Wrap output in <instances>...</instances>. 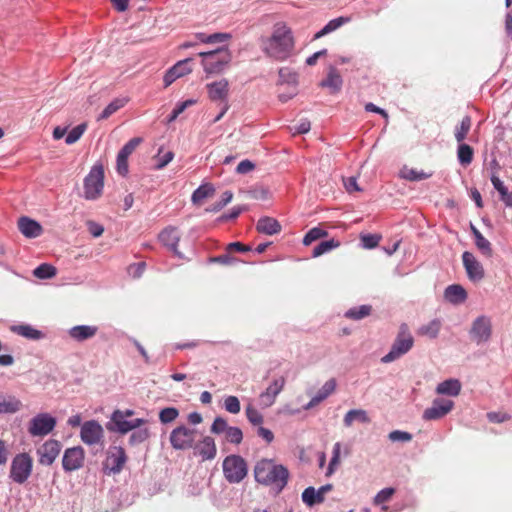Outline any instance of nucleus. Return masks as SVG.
I'll use <instances>...</instances> for the list:
<instances>
[{
	"mask_svg": "<svg viewBox=\"0 0 512 512\" xmlns=\"http://www.w3.org/2000/svg\"><path fill=\"white\" fill-rule=\"evenodd\" d=\"M289 470L282 464H276L272 459L263 458L254 466L255 481L264 486H271L276 493L282 492L289 479Z\"/></svg>",
	"mask_w": 512,
	"mask_h": 512,
	"instance_id": "f257e3e1",
	"label": "nucleus"
},
{
	"mask_svg": "<svg viewBox=\"0 0 512 512\" xmlns=\"http://www.w3.org/2000/svg\"><path fill=\"white\" fill-rule=\"evenodd\" d=\"M293 32L285 23H277L267 40L264 51L278 61L286 60L294 50Z\"/></svg>",
	"mask_w": 512,
	"mask_h": 512,
	"instance_id": "f03ea898",
	"label": "nucleus"
},
{
	"mask_svg": "<svg viewBox=\"0 0 512 512\" xmlns=\"http://www.w3.org/2000/svg\"><path fill=\"white\" fill-rule=\"evenodd\" d=\"M202 66L207 74H220L231 61V53L226 46L212 51L199 52Z\"/></svg>",
	"mask_w": 512,
	"mask_h": 512,
	"instance_id": "7ed1b4c3",
	"label": "nucleus"
},
{
	"mask_svg": "<svg viewBox=\"0 0 512 512\" xmlns=\"http://www.w3.org/2000/svg\"><path fill=\"white\" fill-rule=\"evenodd\" d=\"M413 345L414 338L409 331V327L406 323H402L390 351L381 358V362L391 363L399 359L401 356L408 353Z\"/></svg>",
	"mask_w": 512,
	"mask_h": 512,
	"instance_id": "20e7f679",
	"label": "nucleus"
},
{
	"mask_svg": "<svg viewBox=\"0 0 512 512\" xmlns=\"http://www.w3.org/2000/svg\"><path fill=\"white\" fill-rule=\"evenodd\" d=\"M223 474L230 484L240 483L248 474V464L245 459L236 454L228 455L222 463Z\"/></svg>",
	"mask_w": 512,
	"mask_h": 512,
	"instance_id": "39448f33",
	"label": "nucleus"
},
{
	"mask_svg": "<svg viewBox=\"0 0 512 512\" xmlns=\"http://www.w3.org/2000/svg\"><path fill=\"white\" fill-rule=\"evenodd\" d=\"M104 188V168L97 163L92 166L88 175L84 178V197L87 200L98 199Z\"/></svg>",
	"mask_w": 512,
	"mask_h": 512,
	"instance_id": "423d86ee",
	"label": "nucleus"
},
{
	"mask_svg": "<svg viewBox=\"0 0 512 512\" xmlns=\"http://www.w3.org/2000/svg\"><path fill=\"white\" fill-rule=\"evenodd\" d=\"M33 459L27 453L16 454L12 459L9 477L18 484L25 483L32 473Z\"/></svg>",
	"mask_w": 512,
	"mask_h": 512,
	"instance_id": "0eeeda50",
	"label": "nucleus"
},
{
	"mask_svg": "<svg viewBox=\"0 0 512 512\" xmlns=\"http://www.w3.org/2000/svg\"><path fill=\"white\" fill-rule=\"evenodd\" d=\"M57 425V419L49 413H39L28 425V432L33 437H42L51 433Z\"/></svg>",
	"mask_w": 512,
	"mask_h": 512,
	"instance_id": "6e6552de",
	"label": "nucleus"
},
{
	"mask_svg": "<svg viewBox=\"0 0 512 512\" xmlns=\"http://www.w3.org/2000/svg\"><path fill=\"white\" fill-rule=\"evenodd\" d=\"M127 461V455L121 446H112L107 451V456L103 462V472L107 475L118 474L122 471Z\"/></svg>",
	"mask_w": 512,
	"mask_h": 512,
	"instance_id": "1a4fd4ad",
	"label": "nucleus"
},
{
	"mask_svg": "<svg viewBox=\"0 0 512 512\" xmlns=\"http://www.w3.org/2000/svg\"><path fill=\"white\" fill-rule=\"evenodd\" d=\"M196 429L180 425L170 433V444L175 450H187L195 444Z\"/></svg>",
	"mask_w": 512,
	"mask_h": 512,
	"instance_id": "9d476101",
	"label": "nucleus"
},
{
	"mask_svg": "<svg viewBox=\"0 0 512 512\" xmlns=\"http://www.w3.org/2000/svg\"><path fill=\"white\" fill-rule=\"evenodd\" d=\"M454 402L445 398H435L432 405L426 408L422 418L426 421L439 420L452 411Z\"/></svg>",
	"mask_w": 512,
	"mask_h": 512,
	"instance_id": "9b49d317",
	"label": "nucleus"
},
{
	"mask_svg": "<svg viewBox=\"0 0 512 512\" xmlns=\"http://www.w3.org/2000/svg\"><path fill=\"white\" fill-rule=\"evenodd\" d=\"M492 335V324L488 317L478 316L472 323L470 337L477 344L489 341Z\"/></svg>",
	"mask_w": 512,
	"mask_h": 512,
	"instance_id": "f8f14e48",
	"label": "nucleus"
},
{
	"mask_svg": "<svg viewBox=\"0 0 512 512\" xmlns=\"http://www.w3.org/2000/svg\"><path fill=\"white\" fill-rule=\"evenodd\" d=\"M85 451L81 446L67 448L62 457V467L65 472L79 470L84 465Z\"/></svg>",
	"mask_w": 512,
	"mask_h": 512,
	"instance_id": "ddd939ff",
	"label": "nucleus"
},
{
	"mask_svg": "<svg viewBox=\"0 0 512 512\" xmlns=\"http://www.w3.org/2000/svg\"><path fill=\"white\" fill-rule=\"evenodd\" d=\"M104 430L97 420H88L81 425L80 438L87 445H95L102 441Z\"/></svg>",
	"mask_w": 512,
	"mask_h": 512,
	"instance_id": "4468645a",
	"label": "nucleus"
},
{
	"mask_svg": "<svg viewBox=\"0 0 512 512\" xmlns=\"http://www.w3.org/2000/svg\"><path fill=\"white\" fill-rule=\"evenodd\" d=\"M142 141L141 137H134L120 149L116 159V168L119 175L126 176L128 174V157Z\"/></svg>",
	"mask_w": 512,
	"mask_h": 512,
	"instance_id": "2eb2a0df",
	"label": "nucleus"
},
{
	"mask_svg": "<svg viewBox=\"0 0 512 512\" xmlns=\"http://www.w3.org/2000/svg\"><path fill=\"white\" fill-rule=\"evenodd\" d=\"M62 445L58 440L49 439L43 443L38 449L39 463L50 466L54 463L61 451Z\"/></svg>",
	"mask_w": 512,
	"mask_h": 512,
	"instance_id": "dca6fc26",
	"label": "nucleus"
},
{
	"mask_svg": "<svg viewBox=\"0 0 512 512\" xmlns=\"http://www.w3.org/2000/svg\"><path fill=\"white\" fill-rule=\"evenodd\" d=\"M462 261L467 276L470 280L480 281L484 278V268L471 252L465 251L462 254Z\"/></svg>",
	"mask_w": 512,
	"mask_h": 512,
	"instance_id": "f3484780",
	"label": "nucleus"
},
{
	"mask_svg": "<svg viewBox=\"0 0 512 512\" xmlns=\"http://www.w3.org/2000/svg\"><path fill=\"white\" fill-rule=\"evenodd\" d=\"M192 58H186L175 63L171 68H169L163 78L164 86H170L176 79L183 77L192 72V68L190 63L192 62Z\"/></svg>",
	"mask_w": 512,
	"mask_h": 512,
	"instance_id": "a211bd4d",
	"label": "nucleus"
},
{
	"mask_svg": "<svg viewBox=\"0 0 512 512\" xmlns=\"http://www.w3.org/2000/svg\"><path fill=\"white\" fill-rule=\"evenodd\" d=\"M333 489L332 484H325L321 486L319 489H315L312 486H309L304 489L302 492L301 498L304 504L308 507H313L317 504H320L324 502L325 500V493L329 492Z\"/></svg>",
	"mask_w": 512,
	"mask_h": 512,
	"instance_id": "6ab92c4d",
	"label": "nucleus"
},
{
	"mask_svg": "<svg viewBox=\"0 0 512 512\" xmlns=\"http://www.w3.org/2000/svg\"><path fill=\"white\" fill-rule=\"evenodd\" d=\"M194 455H198L203 461L213 460L217 455L215 440L211 436H204L202 440L193 446Z\"/></svg>",
	"mask_w": 512,
	"mask_h": 512,
	"instance_id": "aec40b11",
	"label": "nucleus"
},
{
	"mask_svg": "<svg viewBox=\"0 0 512 512\" xmlns=\"http://www.w3.org/2000/svg\"><path fill=\"white\" fill-rule=\"evenodd\" d=\"M159 241L167 247L179 258H182L181 252L178 251V243L180 241V234L177 228L169 226L163 229L159 236Z\"/></svg>",
	"mask_w": 512,
	"mask_h": 512,
	"instance_id": "412c9836",
	"label": "nucleus"
},
{
	"mask_svg": "<svg viewBox=\"0 0 512 512\" xmlns=\"http://www.w3.org/2000/svg\"><path fill=\"white\" fill-rule=\"evenodd\" d=\"M206 88L211 101L228 102L229 82L227 79L208 83Z\"/></svg>",
	"mask_w": 512,
	"mask_h": 512,
	"instance_id": "4be33fe9",
	"label": "nucleus"
},
{
	"mask_svg": "<svg viewBox=\"0 0 512 512\" xmlns=\"http://www.w3.org/2000/svg\"><path fill=\"white\" fill-rule=\"evenodd\" d=\"M285 382L283 376L274 379L266 390L260 394L261 404L265 407L271 406L275 402L276 396L283 390Z\"/></svg>",
	"mask_w": 512,
	"mask_h": 512,
	"instance_id": "5701e85b",
	"label": "nucleus"
},
{
	"mask_svg": "<svg viewBox=\"0 0 512 512\" xmlns=\"http://www.w3.org/2000/svg\"><path fill=\"white\" fill-rule=\"evenodd\" d=\"M106 429L124 435L131 431V425L129 420L123 418L121 410L116 409L106 423Z\"/></svg>",
	"mask_w": 512,
	"mask_h": 512,
	"instance_id": "b1692460",
	"label": "nucleus"
},
{
	"mask_svg": "<svg viewBox=\"0 0 512 512\" xmlns=\"http://www.w3.org/2000/svg\"><path fill=\"white\" fill-rule=\"evenodd\" d=\"M18 229L27 238H36L43 232L41 224L27 216H22L19 218Z\"/></svg>",
	"mask_w": 512,
	"mask_h": 512,
	"instance_id": "393cba45",
	"label": "nucleus"
},
{
	"mask_svg": "<svg viewBox=\"0 0 512 512\" xmlns=\"http://www.w3.org/2000/svg\"><path fill=\"white\" fill-rule=\"evenodd\" d=\"M98 327L95 325H76L68 330L69 337L76 342H84L96 336Z\"/></svg>",
	"mask_w": 512,
	"mask_h": 512,
	"instance_id": "a878e982",
	"label": "nucleus"
},
{
	"mask_svg": "<svg viewBox=\"0 0 512 512\" xmlns=\"http://www.w3.org/2000/svg\"><path fill=\"white\" fill-rule=\"evenodd\" d=\"M468 298L467 291L460 284H451L444 290V299L453 305L463 304Z\"/></svg>",
	"mask_w": 512,
	"mask_h": 512,
	"instance_id": "bb28decb",
	"label": "nucleus"
},
{
	"mask_svg": "<svg viewBox=\"0 0 512 512\" xmlns=\"http://www.w3.org/2000/svg\"><path fill=\"white\" fill-rule=\"evenodd\" d=\"M256 230L261 234L271 236L279 234L282 230V226L275 218L263 216L257 221Z\"/></svg>",
	"mask_w": 512,
	"mask_h": 512,
	"instance_id": "cd10ccee",
	"label": "nucleus"
},
{
	"mask_svg": "<svg viewBox=\"0 0 512 512\" xmlns=\"http://www.w3.org/2000/svg\"><path fill=\"white\" fill-rule=\"evenodd\" d=\"M343 85V79L339 74L338 70L334 66H330L325 79L320 82L321 87H327L331 89L332 93L339 92Z\"/></svg>",
	"mask_w": 512,
	"mask_h": 512,
	"instance_id": "c85d7f7f",
	"label": "nucleus"
},
{
	"mask_svg": "<svg viewBox=\"0 0 512 512\" xmlns=\"http://www.w3.org/2000/svg\"><path fill=\"white\" fill-rule=\"evenodd\" d=\"M461 387V382L458 379L450 378L437 385L436 393L439 395L455 397L460 394Z\"/></svg>",
	"mask_w": 512,
	"mask_h": 512,
	"instance_id": "c756f323",
	"label": "nucleus"
},
{
	"mask_svg": "<svg viewBox=\"0 0 512 512\" xmlns=\"http://www.w3.org/2000/svg\"><path fill=\"white\" fill-rule=\"evenodd\" d=\"M11 331L30 340H40L45 336L42 331L28 324L13 325Z\"/></svg>",
	"mask_w": 512,
	"mask_h": 512,
	"instance_id": "7c9ffc66",
	"label": "nucleus"
},
{
	"mask_svg": "<svg viewBox=\"0 0 512 512\" xmlns=\"http://www.w3.org/2000/svg\"><path fill=\"white\" fill-rule=\"evenodd\" d=\"M491 182L495 190L500 194V199L507 207H512V194L509 193L508 188L504 185L496 175L491 176Z\"/></svg>",
	"mask_w": 512,
	"mask_h": 512,
	"instance_id": "2f4dec72",
	"label": "nucleus"
},
{
	"mask_svg": "<svg viewBox=\"0 0 512 512\" xmlns=\"http://www.w3.org/2000/svg\"><path fill=\"white\" fill-rule=\"evenodd\" d=\"M215 193V187L210 183L201 184L197 189L194 190L191 196L193 204H199L202 200L213 196Z\"/></svg>",
	"mask_w": 512,
	"mask_h": 512,
	"instance_id": "473e14b6",
	"label": "nucleus"
},
{
	"mask_svg": "<svg viewBox=\"0 0 512 512\" xmlns=\"http://www.w3.org/2000/svg\"><path fill=\"white\" fill-rule=\"evenodd\" d=\"M372 312V306L368 304L352 307L348 309L344 316L348 319L359 321L368 317Z\"/></svg>",
	"mask_w": 512,
	"mask_h": 512,
	"instance_id": "72a5a7b5",
	"label": "nucleus"
},
{
	"mask_svg": "<svg viewBox=\"0 0 512 512\" xmlns=\"http://www.w3.org/2000/svg\"><path fill=\"white\" fill-rule=\"evenodd\" d=\"M355 421L360 423H368L370 421L367 412L362 409L349 410L343 419V423L346 427L351 426Z\"/></svg>",
	"mask_w": 512,
	"mask_h": 512,
	"instance_id": "f704fd0d",
	"label": "nucleus"
},
{
	"mask_svg": "<svg viewBox=\"0 0 512 512\" xmlns=\"http://www.w3.org/2000/svg\"><path fill=\"white\" fill-rule=\"evenodd\" d=\"M474 157L473 148L466 144L460 143L457 148V158L462 166H467L472 163Z\"/></svg>",
	"mask_w": 512,
	"mask_h": 512,
	"instance_id": "c9c22d12",
	"label": "nucleus"
},
{
	"mask_svg": "<svg viewBox=\"0 0 512 512\" xmlns=\"http://www.w3.org/2000/svg\"><path fill=\"white\" fill-rule=\"evenodd\" d=\"M127 101L126 98H116L111 101L98 116V121L108 119L112 114L124 107Z\"/></svg>",
	"mask_w": 512,
	"mask_h": 512,
	"instance_id": "e433bc0d",
	"label": "nucleus"
},
{
	"mask_svg": "<svg viewBox=\"0 0 512 512\" xmlns=\"http://www.w3.org/2000/svg\"><path fill=\"white\" fill-rule=\"evenodd\" d=\"M340 246V242L335 239L321 241L318 245L314 247L312 250V257L317 258L325 253L330 252L331 250Z\"/></svg>",
	"mask_w": 512,
	"mask_h": 512,
	"instance_id": "4c0bfd02",
	"label": "nucleus"
},
{
	"mask_svg": "<svg viewBox=\"0 0 512 512\" xmlns=\"http://www.w3.org/2000/svg\"><path fill=\"white\" fill-rule=\"evenodd\" d=\"M471 125V117L469 115H466L461 120L460 125L456 126L454 135L458 144L464 143L463 141L466 139L467 134L470 131Z\"/></svg>",
	"mask_w": 512,
	"mask_h": 512,
	"instance_id": "58836bf2",
	"label": "nucleus"
},
{
	"mask_svg": "<svg viewBox=\"0 0 512 512\" xmlns=\"http://www.w3.org/2000/svg\"><path fill=\"white\" fill-rule=\"evenodd\" d=\"M279 84H288L296 88L298 85V74L290 68L283 67L279 69Z\"/></svg>",
	"mask_w": 512,
	"mask_h": 512,
	"instance_id": "ea45409f",
	"label": "nucleus"
},
{
	"mask_svg": "<svg viewBox=\"0 0 512 512\" xmlns=\"http://www.w3.org/2000/svg\"><path fill=\"white\" fill-rule=\"evenodd\" d=\"M22 407V402L15 398L9 397L8 399H0V414L4 413H16Z\"/></svg>",
	"mask_w": 512,
	"mask_h": 512,
	"instance_id": "a19ab883",
	"label": "nucleus"
},
{
	"mask_svg": "<svg viewBox=\"0 0 512 512\" xmlns=\"http://www.w3.org/2000/svg\"><path fill=\"white\" fill-rule=\"evenodd\" d=\"M57 274V269L55 266L48 264V263H42L39 266H37L34 271L33 275L38 279H51Z\"/></svg>",
	"mask_w": 512,
	"mask_h": 512,
	"instance_id": "79ce46f5",
	"label": "nucleus"
},
{
	"mask_svg": "<svg viewBox=\"0 0 512 512\" xmlns=\"http://www.w3.org/2000/svg\"><path fill=\"white\" fill-rule=\"evenodd\" d=\"M233 199V193L230 190H226L222 193L220 200L216 201L205 209L208 213H217L227 206Z\"/></svg>",
	"mask_w": 512,
	"mask_h": 512,
	"instance_id": "37998d69",
	"label": "nucleus"
},
{
	"mask_svg": "<svg viewBox=\"0 0 512 512\" xmlns=\"http://www.w3.org/2000/svg\"><path fill=\"white\" fill-rule=\"evenodd\" d=\"M337 383L335 378H331L324 383V385L314 395L315 401L320 403L328 398L336 389Z\"/></svg>",
	"mask_w": 512,
	"mask_h": 512,
	"instance_id": "c03bdc74",
	"label": "nucleus"
},
{
	"mask_svg": "<svg viewBox=\"0 0 512 512\" xmlns=\"http://www.w3.org/2000/svg\"><path fill=\"white\" fill-rule=\"evenodd\" d=\"M248 211L247 205H237L234 206L228 213H223L217 219V223H225L229 221H233L239 217V215L243 212Z\"/></svg>",
	"mask_w": 512,
	"mask_h": 512,
	"instance_id": "a18cd8bd",
	"label": "nucleus"
},
{
	"mask_svg": "<svg viewBox=\"0 0 512 512\" xmlns=\"http://www.w3.org/2000/svg\"><path fill=\"white\" fill-rule=\"evenodd\" d=\"M441 328V322L439 319H433L428 324L421 326L419 332L422 335H426L432 339L436 338Z\"/></svg>",
	"mask_w": 512,
	"mask_h": 512,
	"instance_id": "49530a36",
	"label": "nucleus"
},
{
	"mask_svg": "<svg viewBox=\"0 0 512 512\" xmlns=\"http://www.w3.org/2000/svg\"><path fill=\"white\" fill-rule=\"evenodd\" d=\"M129 437V444L131 446H137L139 444L144 443L150 437V431L148 428H139L137 430H132Z\"/></svg>",
	"mask_w": 512,
	"mask_h": 512,
	"instance_id": "de8ad7c7",
	"label": "nucleus"
},
{
	"mask_svg": "<svg viewBox=\"0 0 512 512\" xmlns=\"http://www.w3.org/2000/svg\"><path fill=\"white\" fill-rule=\"evenodd\" d=\"M328 232L320 227L311 228L303 238V245L309 246L314 241L327 236Z\"/></svg>",
	"mask_w": 512,
	"mask_h": 512,
	"instance_id": "09e8293b",
	"label": "nucleus"
},
{
	"mask_svg": "<svg viewBox=\"0 0 512 512\" xmlns=\"http://www.w3.org/2000/svg\"><path fill=\"white\" fill-rule=\"evenodd\" d=\"M179 416V410L176 407H165L159 412V420L162 424L173 422Z\"/></svg>",
	"mask_w": 512,
	"mask_h": 512,
	"instance_id": "8fccbe9b",
	"label": "nucleus"
},
{
	"mask_svg": "<svg viewBox=\"0 0 512 512\" xmlns=\"http://www.w3.org/2000/svg\"><path fill=\"white\" fill-rule=\"evenodd\" d=\"M86 128H87L86 123H81V124L73 127L66 136V139H65L66 144L71 145V144L76 143L81 138V136L85 132Z\"/></svg>",
	"mask_w": 512,
	"mask_h": 512,
	"instance_id": "3c124183",
	"label": "nucleus"
},
{
	"mask_svg": "<svg viewBox=\"0 0 512 512\" xmlns=\"http://www.w3.org/2000/svg\"><path fill=\"white\" fill-rule=\"evenodd\" d=\"M340 453H341V444L339 442H337L333 446L332 457L330 459V462H329V465L327 468L326 476H330L334 473L337 465L340 462Z\"/></svg>",
	"mask_w": 512,
	"mask_h": 512,
	"instance_id": "603ef678",
	"label": "nucleus"
},
{
	"mask_svg": "<svg viewBox=\"0 0 512 512\" xmlns=\"http://www.w3.org/2000/svg\"><path fill=\"white\" fill-rule=\"evenodd\" d=\"M381 238L382 237L379 234L367 233V234H361L360 235L361 244H362V246L365 249H374V248H376L378 246Z\"/></svg>",
	"mask_w": 512,
	"mask_h": 512,
	"instance_id": "864d4df0",
	"label": "nucleus"
},
{
	"mask_svg": "<svg viewBox=\"0 0 512 512\" xmlns=\"http://www.w3.org/2000/svg\"><path fill=\"white\" fill-rule=\"evenodd\" d=\"M475 245L484 256H492L493 249L491 243L483 235L477 236V238L475 239Z\"/></svg>",
	"mask_w": 512,
	"mask_h": 512,
	"instance_id": "5fc2aeb1",
	"label": "nucleus"
},
{
	"mask_svg": "<svg viewBox=\"0 0 512 512\" xmlns=\"http://www.w3.org/2000/svg\"><path fill=\"white\" fill-rule=\"evenodd\" d=\"M226 440L232 444H240L243 440V432L239 427L229 426L225 433Z\"/></svg>",
	"mask_w": 512,
	"mask_h": 512,
	"instance_id": "6e6d98bb",
	"label": "nucleus"
},
{
	"mask_svg": "<svg viewBox=\"0 0 512 512\" xmlns=\"http://www.w3.org/2000/svg\"><path fill=\"white\" fill-rule=\"evenodd\" d=\"M245 413L248 421L254 426H260L264 421L263 415L251 405L246 407Z\"/></svg>",
	"mask_w": 512,
	"mask_h": 512,
	"instance_id": "4d7b16f0",
	"label": "nucleus"
},
{
	"mask_svg": "<svg viewBox=\"0 0 512 512\" xmlns=\"http://www.w3.org/2000/svg\"><path fill=\"white\" fill-rule=\"evenodd\" d=\"M224 408L229 413L238 414L241 410L239 399L236 396H227L224 400Z\"/></svg>",
	"mask_w": 512,
	"mask_h": 512,
	"instance_id": "13d9d810",
	"label": "nucleus"
},
{
	"mask_svg": "<svg viewBox=\"0 0 512 512\" xmlns=\"http://www.w3.org/2000/svg\"><path fill=\"white\" fill-rule=\"evenodd\" d=\"M238 261L239 260L236 257L231 256L228 251L225 254L213 256V257L209 258L210 263H216V264H221V265H226V266L236 264Z\"/></svg>",
	"mask_w": 512,
	"mask_h": 512,
	"instance_id": "bf43d9fd",
	"label": "nucleus"
},
{
	"mask_svg": "<svg viewBox=\"0 0 512 512\" xmlns=\"http://www.w3.org/2000/svg\"><path fill=\"white\" fill-rule=\"evenodd\" d=\"M228 428L229 425L227 423V420L224 419L223 417L217 416L211 425L210 431L213 434L219 435L221 433H226Z\"/></svg>",
	"mask_w": 512,
	"mask_h": 512,
	"instance_id": "052dcab7",
	"label": "nucleus"
},
{
	"mask_svg": "<svg viewBox=\"0 0 512 512\" xmlns=\"http://www.w3.org/2000/svg\"><path fill=\"white\" fill-rule=\"evenodd\" d=\"M430 177V174L424 171H417L415 169H408L406 172H403L402 178L409 181H420Z\"/></svg>",
	"mask_w": 512,
	"mask_h": 512,
	"instance_id": "680f3d73",
	"label": "nucleus"
},
{
	"mask_svg": "<svg viewBox=\"0 0 512 512\" xmlns=\"http://www.w3.org/2000/svg\"><path fill=\"white\" fill-rule=\"evenodd\" d=\"M395 489L393 487H387L380 490L376 496L374 497V503L376 505L388 502L391 497L394 495Z\"/></svg>",
	"mask_w": 512,
	"mask_h": 512,
	"instance_id": "e2e57ef3",
	"label": "nucleus"
},
{
	"mask_svg": "<svg viewBox=\"0 0 512 512\" xmlns=\"http://www.w3.org/2000/svg\"><path fill=\"white\" fill-rule=\"evenodd\" d=\"M388 438L392 442H409L413 436L411 433L401 430H394L389 433Z\"/></svg>",
	"mask_w": 512,
	"mask_h": 512,
	"instance_id": "0e129e2a",
	"label": "nucleus"
},
{
	"mask_svg": "<svg viewBox=\"0 0 512 512\" xmlns=\"http://www.w3.org/2000/svg\"><path fill=\"white\" fill-rule=\"evenodd\" d=\"M350 21V18L349 17H338V18H334L332 20H330L325 26L324 28L326 29V31L329 33L337 30L339 27H341L343 24L345 23H348Z\"/></svg>",
	"mask_w": 512,
	"mask_h": 512,
	"instance_id": "69168bd1",
	"label": "nucleus"
},
{
	"mask_svg": "<svg viewBox=\"0 0 512 512\" xmlns=\"http://www.w3.org/2000/svg\"><path fill=\"white\" fill-rule=\"evenodd\" d=\"M174 158V153L172 151H168L163 155L158 154L157 155V163L155 165V168L157 170H161L164 167H166Z\"/></svg>",
	"mask_w": 512,
	"mask_h": 512,
	"instance_id": "338daca9",
	"label": "nucleus"
},
{
	"mask_svg": "<svg viewBox=\"0 0 512 512\" xmlns=\"http://www.w3.org/2000/svg\"><path fill=\"white\" fill-rule=\"evenodd\" d=\"M88 232L95 238L100 237L104 232V227L92 220L86 222Z\"/></svg>",
	"mask_w": 512,
	"mask_h": 512,
	"instance_id": "774afa93",
	"label": "nucleus"
}]
</instances>
